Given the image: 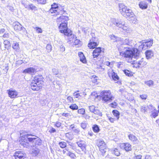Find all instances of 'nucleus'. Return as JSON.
<instances>
[{"instance_id":"f257e3e1","label":"nucleus","mask_w":159,"mask_h":159,"mask_svg":"<svg viewBox=\"0 0 159 159\" xmlns=\"http://www.w3.org/2000/svg\"><path fill=\"white\" fill-rule=\"evenodd\" d=\"M132 40L128 38L123 40L118 50L120 55L125 57L134 58H137L139 56V52L138 48L132 50L131 48L126 46H132Z\"/></svg>"},{"instance_id":"f03ea898","label":"nucleus","mask_w":159,"mask_h":159,"mask_svg":"<svg viewBox=\"0 0 159 159\" xmlns=\"http://www.w3.org/2000/svg\"><path fill=\"white\" fill-rule=\"evenodd\" d=\"M119 6L120 11L124 17L130 18L135 16V15L132 10L123 4H119Z\"/></svg>"},{"instance_id":"7ed1b4c3","label":"nucleus","mask_w":159,"mask_h":159,"mask_svg":"<svg viewBox=\"0 0 159 159\" xmlns=\"http://www.w3.org/2000/svg\"><path fill=\"white\" fill-rule=\"evenodd\" d=\"M59 32L63 34L64 35L69 37V41H71L72 39L75 37V35L72 34L71 31L67 27L68 24H58Z\"/></svg>"},{"instance_id":"20e7f679","label":"nucleus","mask_w":159,"mask_h":159,"mask_svg":"<svg viewBox=\"0 0 159 159\" xmlns=\"http://www.w3.org/2000/svg\"><path fill=\"white\" fill-rule=\"evenodd\" d=\"M140 44L139 46L138 50L139 51L148 49L151 48L153 43V40L152 39L143 40L139 42Z\"/></svg>"},{"instance_id":"39448f33","label":"nucleus","mask_w":159,"mask_h":159,"mask_svg":"<svg viewBox=\"0 0 159 159\" xmlns=\"http://www.w3.org/2000/svg\"><path fill=\"white\" fill-rule=\"evenodd\" d=\"M101 98L104 102L108 103L111 102L114 98L109 90H103L101 93Z\"/></svg>"},{"instance_id":"423d86ee","label":"nucleus","mask_w":159,"mask_h":159,"mask_svg":"<svg viewBox=\"0 0 159 159\" xmlns=\"http://www.w3.org/2000/svg\"><path fill=\"white\" fill-rule=\"evenodd\" d=\"M99 43L98 38H91L90 39L88 46L90 49H94L98 45Z\"/></svg>"},{"instance_id":"0eeeda50","label":"nucleus","mask_w":159,"mask_h":159,"mask_svg":"<svg viewBox=\"0 0 159 159\" xmlns=\"http://www.w3.org/2000/svg\"><path fill=\"white\" fill-rule=\"evenodd\" d=\"M93 52V58H97L98 56L102 55L104 52V49L101 47H96Z\"/></svg>"},{"instance_id":"6e6552de","label":"nucleus","mask_w":159,"mask_h":159,"mask_svg":"<svg viewBox=\"0 0 159 159\" xmlns=\"http://www.w3.org/2000/svg\"><path fill=\"white\" fill-rule=\"evenodd\" d=\"M13 156L15 159H25L26 158V154L21 151H16Z\"/></svg>"},{"instance_id":"1a4fd4ad","label":"nucleus","mask_w":159,"mask_h":159,"mask_svg":"<svg viewBox=\"0 0 159 159\" xmlns=\"http://www.w3.org/2000/svg\"><path fill=\"white\" fill-rule=\"evenodd\" d=\"M89 110L90 112L100 116H102V112L98 109V107L94 105L89 106Z\"/></svg>"},{"instance_id":"9d476101","label":"nucleus","mask_w":159,"mask_h":159,"mask_svg":"<svg viewBox=\"0 0 159 159\" xmlns=\"http://www.w3.org/2000/svg\"><path fill=\"white\" fill-rule=\"evenodd\" d=\"M120 148L126 152H129L132 150V146L129 143H122L119 145Z\"/></svg>"},{"instance_id":"9b49d317","label":"nucleus","mask_w":159,"mask_h":159,"mask_svg":"<svg viewBox=\"0 0 159 159\" xmlns=\"http://www.w3.org/2000/svg\"><path fill=\"white\" fill-rule=\"evenodd\" d=\"M12 26L14 30L16 32H19L23 29H25L22 25L17 21H15L13 23Z\"/></svg>"},{"instance_id":"f8f14e48","label":"nucleus","mask_w":159,"mask_h":159,"mask_svg":"<svg viewBox=\"0 0 159 159\" xmlns=\"http://www.w3.org/2000/svg\"><path fill=\"white\" fill-rule=\"evenodd\" d=\"M69 17L66 16H62L57 18V22L58 24H68Z\"/></svg>"},{"instance_id":"ddd939ff","label":"nucleus","mask_w":159,"mask_h":159,"mask_svg":"<svg viewBox=\"0 0 159 159\" xmlns=\"http://www.w3.org/2000/svg\"><path fill=\"white\" fill-rule=\"evenodd\" d=\"M109 76L115 81H117L119 79V77L116 73L113 70H109L107 72Z\"/></svg>"},{"instance_id":"4468645a","label":"nucleus","mask_w":159,"mask_h":159,"mask_svg":"<svg viewBox=\"0 0 159 159\" xmlns=\"http://www.w3.org/2000/svg\"><path fill=\"white\" fill-rule=\"evenodd\" d=\"M113 24L116 26L120 28H123L124 27L125 22L122 21L120 19H115L113 20Z\"/></svg>"},{"instance_id":"2eb2a0df","label":"nucleus","mask_w":159,"mask_h":159,"mask_svg":"<svg viewBox=\"0 0 159 159\" xmlns=\"http://www.w3.org/2000/svg\"><path fill=\"white\" fill-rule=\"evenodd\" d=\"M7 91L8 96L11 98H13L17 97L18 93L16 90L11 89L7 90Z\"/></svg>"},{"instance_id":"dca6fc26","label":"nucleus","mask_w":159,"mask_h":159,"mask_svg":"<svg viewBox=\"0 0 159 159\" xmlns=\"http://www.w3.org/2000/svg\"><path fill=\"white\" fill-rule=\"evenodd\" d=\"M145 57L147 59H149L154 57V52L152 50H147L145 52Z\"/></svg>"},{"instance_id":"f3484780","label":"nucleus","mask_w":159,"mask_h":159,"mask_svg":"<svg viewBox=\"0 0 159 159\" xmlns=\"http://www.w3.org/2000/svg\"><path fill=\"white\" fill-rule=\"evenodd\" d=\"M51 7L49 11L51 13H56L57 11L58 8L59 4L56 3H53L51 6Z\"/></svg>"},{"instance_id":"a211bd4d","label":"nucleus","mask_w":159,"mask_h":159,"mask_svg":"<svg viewBox=\"0 0 159 159\" xmlns=\"http://www.w3.org/2000/svg\"><path fill=\"white\" fill-rule=\"evenodd\" d=\"M78 146L83 151H84L86 150V145L85 144V142L83 140H80L76 142Z\"/></svg>"},{"instance_id":"6ab92c4d","label":"nucleus","mask_w":159,"mask_h":159,"mask_svg":"<svg viewBox=\"0 0 159 159\" xmlns=\"http://www.w3.org/2000/svg\"><path fill=\"white\" fill-rule=\"evenodd\" d=\"M36 72L35 68L33 67H29L25 69L22 71L23 73L32 74Z\"/></svg>"},{"instance_id":"aec40b11","label":"nucleus","mask_w":159,"mask_h":159,"mask_svg":"<svg viewBox=\"0 0 159 159\" xmlns=\"http://www.w3.org/2000/svg\"><path fill=\"white\" fill-rule=\"evenodd\" d=\"M128 137L129 139L132 141L134 144L139 143V141L135 136L132 134H129L128 135Z\"/></svg>"},{"instance_id":"412c9836","label":"nucleus","mask_w":159,"mask_h":159,"mask_svg":"<svg viewBox=\"0 0 159 159\" xmlns=\"http://www.w3.org/2000/svg\"><path fill=\"white\" fill-rule=\"evenodd\" d=\"M78 55L80 58V60L82 63L84 64L87 63L86 58L83 52H79Z\"/></svg>"},{"instance_id":"4be33fe9","label":"nucleus","mask_w":159,"mask_h":159,"mask_svg":"<svg viewBox=\"0 0 159 159\" xmlns=\"http://www.w3.org/2000/svg\"><path fill=\"white\" fill-rule=\"evenodd\" d=\"M111 153L115 155L116 156H119L120 155V150L116 148H113L110 149Z\"/></svg>"},{"instance_id":"5701e85b","label":"nucleus","mask_w":159,"mask_h":159,"mask_svg":"<svg viewBox=\"0 0 159 159\" xmlns=\"http://www.w3.org/2000/svg\"><path fill=\"white\" fill-rule=\"evenodd\" d=\"M31 88L34 91L38 90L40 89V87L38 85L35 81H34L31 84Z\"/></svg>"},{"instance_id":"b1692460","label":"nucleus","mask_w":159,"mask_h":159,"mask_svg":"<svg viewBox=\"0 0 159 159\" xmlns=\"http://www.w3.org/2000/svg\"><path fill=\"white\" fill-rule=\"evenodd\" d=\"M139 7L142 9H145L148 8V4L146 2H141L139 4Z\"/></svg>"},{"instance_id":"393cba45","label":"nucleus","mask_w":159,"mask_h":159,"mask_svg":"<svg viewBox=\"0 0 159 159\" xmlns=\"http://www.w3.org/2000/svg\"><path fill=\"white\" fill-rule=\"evenodd\" d=\"M12 47L14 50L16 51H18L20 49L19 43L13 42V43L12 45Z\"/></svg>"},{"instance_id":"a878e982","label":"nucleus","mask_w":159,"mask_h":159,"mask_svg":"<svg viewBox=\"0 0 159 159\" xmlns=\"http://www.w3.org/2000/svg\"><path fill=\"white\" fill-rule=\"evenodd\" d=\"M112 112L114 116L116 117V120H118L120 118V112L117 110H112Z\"/></svg>"},{"instance_id":"bb28decb","label":"nucleus","mask_w":159,"mask_h":159,"mask_svg":"<svg viewBox=\"0 0 159 159\" xmlns=\"http://www.w3.org/2000/svg\"><path fill=\"white\" fill-rule=\"evenodd\" d=\"M3 44L4 48L7 49H9L11 47L10 42L8 40H4Z\"/></svg>"},{"instance_id":"cd10ccee","label":"nucleus","mask_w":159,"mask_h":159,"mask_svg":"<svg viewBox=\"0 0 159 159\" xmlns=\"http://www.w3.org/2000/svg\"><path fill=\"white\" fill-rule=\"evenodd\" d=\"M150 116L152 118H156L158 115V111L156 110L154 111H151L150 112Z\"/></svg>"},{"instance_id":"c85d7f7f","label":"nucleus","mask_w":159,"mask_h":159,"mask_svg":"<svg viewBox=\"0 0 159 159\" xmlns=\"http://www.w3.org/2000/svg\"><path fill=\"white\" fill-rule=\"evenodd\" d=\"M92 128L93 131L95 133H98L100 130L99 126L96 124L93 125Z\"/></svg>"},{"instance_id":"c756f323","label":"nucleus","mask_w":159,"mask_h":159,"mask_svg":"<svg viewBox=\"0 0 159 159\" xmlns=\"http://www.w3.org/2000/svg\"><path fill=\"white\" fill-rule=\"evenodd\" d=\"M76 37L75 38V39L74 40L73 44L75 45H78V47L80 46L82 44L81 41L78 39H76Z\"/></svg>"},{"instance_id":"7c9ffc66","label":"nucleus","mask_w":159,"mask_h":159,"mask_svg":"<svg viewBox=\"0 0 159 159\" xmlns=\"http://www.w3.org/2000/svg\"><path fill=\"white\" fill-rule=\"evenodd\" d=\"M88 125L87 122L86 121H83L80 124L81 127L84 129H86Z\"/></svg>"},{"instance_id":"2f4dec72","label":"nucleus","mask_w":159,"mask_h":159,"mask_svg":"<svg viewBox=\"0 0 159 159\" xmlns=\"http://www.w3.org/2000/svg\"><path fill=\"white\" fill-rule=\"evenodd\" d=\"M60 147L62 148H66L67 146L66 143L65 142H60L58 143Z\"/></svg>"},{"instance_id":"473e14b6","label":"nucleus","mask_w":159,"mask_h":159,"mask_svg":"<svg viewBox=\"0 0 159 159\" xmlns=\"http://www.w3.org/2000/svg\"><path fill=\"white\" fill-rule=\"evenodd\" d=\"M81 29L82 31L84 32V34H86L87 32L89 33V28L88 27L85 28L81 27Z\"/></svg>"},{"instance_id":"72a5a7b5","label":"nucleus","mask_w":159,"mask_h":159,"mask_svg":"<svg viewBox=\"0 0 159 159\" xmlns=\"http://www.w3.org/2000/svg\"><path fill=\"white\" fill-rule=\"evenodd\" d=\"M69 108L72 110H76L78 109V106L75 104H71L69 106Z\"/></svg>"},{"instance_id":"f704fd0d","label":"nucleus","mask_w":159,"mask_h":159,"mask_svg":"<svg viewBox=\"0 0 159 159\" xmlns=\"http://www.w3.org/2000/svg\"><path fill=\"white\" fill-rule=\"evenodd\" d=\"M144 83L146 84L149 87H151L154 84V82L151 80L147 81H145Z\"/></svg>"},{"instance_id":"c9c22d12","label":"nucleus","mask_w":159,"mask_h":159,"mask_svg":"<svg viewBox=\"0 0 159 159\" xmlns=\"http://www.w3.org/2000/svg\"><path fill=\"white\" fill-rule=\"evenodd\" d=\"M78 113L79 114L84 115L85 113V109L83 108L79 109L78 110Z\"/></svg>"},{"instance_id":"e433bc0d","label":"nucleus","mask_w":159,"mask_h":159,"mask_svg":"<svg viewBox=\"0 0 159 159\" xmlns=\"http://www.w3.org/2000/svg\"><path fill=\"white\" fill-rule=\"evenodd\" d=\"M124 73L125 75L128 76H131L132 75V72L127 70H123Z\"/></svg>"},{"instance_id":"4c0bfd02","label":"nucleus","mask_w":159,"mask_h":159,"mask_svg":"<svg viewBox=\"0 0 159 159\" xmlns=\"http://www.w3.org/2000/svg\"><path fill=\"white\" fill-rule=\"evenodd\" d=\"M67 156H69L72 159H74L75 157L76 156L75 154L72 152H71L70 151L66 154Z\"/></svg>"},{"instance_id":"58836bf2","label":"nucleus","mask_w":159,"mask_h":159,"mask_svg":"<svg viewBox=\"0 0 159 159\" xmlns=\"http://www.w3.org/2000/svg\"><path fill=\"white\" fill-rule=\"evenodd\" d=\"M107 117L108 118L110 121L112 123H114V121H115L116 119V118H113L111 117V116H110L109 114L107 115Z\"/></svg>"},{"instance_id":"ea45409f","label":"nucleus","mask_w":159,"mask_h":159,"mask_svg":"<svg viewBox=\"0 0 159 159\" xmlns=\"http://www.w3.org/2000/svg\"><path fill=\"white\" fill-rule=\"evenodd\" d=\"M147 107H146L145 106H142L141 107V111L142 112H143L144 113H146L147 112Z\"/></svg>"},{"instance_id":"a19ab883","label":"nucleus","mask_w":159,"mask_h":159,"mask_svg":"<svg viewBox=\"0 0 159 159\" xmlns=\"http://www.w3.org/2000/svg\"><path fill=\"white\" fill-rule=\"evenodd\" d=\"M117 103L115 101L110 104V106L112 108H115L117 106Z\"/></svg>"},{"instance_id":"79ce46f5","label":"nucleus","mask_w":159,"mask_h":159,"mask_svg":"<svg viewBox=\"0 0 159 159\" xmlns=\"http://www.w3.org/2000/svg\"><path fill=\"white\" fill-rule=\"evenodd\" d=\"M52 46L51 44H47L46 45V49L47 51L48 52H49L52 50Z\"/></svg>"},{"instance_id":"37998d69","label":"nucleus","mask_w":159,"mask_h":159,"mask_svg":"<svg viewBox=\"0 0 159 159\" xmlns=\"http://www.w3.org/2000/svg\"><path fill=\"white\" fill-rule=\"evenodd\" d=\"M105 145L106 144L102 140H99L98 141V147L101 146Z\"/></svg>"},{"instance_id":"c03bdc74","label":"nucleus","mask_w":159,"mask_h":159,"mask_svg":"<svg viewBox=\"0 0 159 159\" xmlns=\"http://www.w3.org/2000/svg\"><path fill=\"white\" fill-rule=\"evenodd\" d=\"M109 37H110V39L111 40H114V42L116 41V39L117 38V37L115 36L113 34L110 35L109 36Z\"/></svg>"},{"instance_id":"a18cd8bd","label":"nucleus","mask_w":159,"mask_h":159,"mask_svg":"<svg viewBox=\"0 0 159 159\" xmlns=\"http://www.w3.org/2000/svg\"><path fill=\"white\" fill-rule=\"evenodd\" d=\"M92 77L91 79L92 82L94 83L96 82L98 80L97 79V77L95 75H93L92 76Z\"/></svg>"},{"instance_id":"49530a36","label":"nucleus","mask_w":159,"mask_h":159,"mask_svg":"<svg viewBox=\"0 0 159 159\" xmlns=\"http://www.w3.org/2000/svg\"><path fill=\"white\" fill-rule=\"evenodd\" d=\"M143 61H144V58H142L138 62L137 64H138V65H137V67H136L137 68L139 67V65H140L141 64H142V63L143 62Z\"/></svg>"},{"instance_id":"de8ad7c7","label":"nucleus","mask_w":159,"mask_h":159,"mask_svg":"<svg viewBox=\"0 0 159 159\" xmlns=\"http://www.w3.org/2000/svg\"><path fill=\"white\" fill-rule=\"evenodd\" d=\"M147 108L150 110H152V111H154L156 110V109L155 107L153 106L152 105H149L147 106Z\"/></svg>"},{"instance_id":"09e8293b","label":"nucleus","mask_w":159,"mask_h":159,"mask_svg":"<svg viewBox=\"0 0 159 159\" xmlns=\"http://www.w3.org/2000/svg\"><path fill=\"white\" fill-rule=\"evenodd\" d=\"M141 98L143 100H145L147 97V94H142L140 96Z\"/></svg>"},{"instance_id":"8fccbe9b","label":"nucleus","mask_w":159,"mask_h":159,"mask_svg":"<svg viewBox=\"0 0 159 159\" xmlns=\"http://www.w3.org/2000/svg\"><path fill=\"white\" fill-rule=\"evenodd\" d=\"M37 137H34L32 138H28V139L30 142H34V140L37 139Z\"/></svg>"},{"instance_id":"3c124183","label":"nucleus","mask_w":159,"mask_h":159,"mask_svg":"<svg viewBox=\"0 0 159 159\" xmlns=\"http://www.w3.org/2000/svg\"><path fill=\"white\" fill-rule=\"evenodd\" d=\"M59 48L60 51L62 52H64L65 50V46L63 44L60 46Z\"/></svg>"},{"instance_id":"603ef678","label":"nucleus","mask_w":159,"mask_h":159,"mask_svg":"<svg viewBox=\"0 0 159 159\" xmlns=\"http://www.w3.org/2000/svg\"><path fill=\"white\" fill-rule=\"evenodd\" d=\"M64 6H62V5L59 4V6L58 8V9L60 11H64L65 12V11L64 10Z\"/></svg>"},{"instance_id":"864d4df0","label":"nucleus","mask_w":159,"mask_h":159,"mask_svg":"<svg viewBox=\"0 0 159 159\" xmlns=\"http://www.w3.org/2000/svg\"><path fill=\"white\" fill-rule=\"evenodd\" d=\"M61 124L60 122L57 121L56 122L54 126L57 128H59L61 126Z\"/></svg>"},{"instance_id":"5fc2aeb1","label":"nucleus","mask_w":159,"mask_h":159,"mask_svg":"<svg viewBox=\"0 0 159 159\" xmlns=\"http://www.w3.org/2000/svg\"><path fill=\"white\" fill-rule=\"evenodd\" d=\"M36 7L32 4H30L28 6V8L31 10H33L35 9Z\"/></svg>"},{"instance_id":"6e6d98bb","label":"nucleus","mask_w":159,"mask_h":159,"mask_svg":"<svg viewBox=\"0 0 159 159\" xmlns=\"http://www.w3.org/2000/svg\"><path fill=\"white\" fill-rule=\"evenodd\" d=\"M52 71L54 75H57L58 73V70L55 68L52 69Z\"/></svg>"},{"instance_id":"4d7b16f0","label":"nucleus","mask_w":159,"mask_h":159,"mask_svg":"<svg viewBox=\"0 0 159 159\" xmlns=\"http://www.w3.org/2000/svg\"><path fill=\"white\" fill-rule=\"evenodd\" d=\"M142 156L141 155H138L135 156L133 157V159H141Z\"/></svg>"},{"instance_id":"13d9d810","label":"nucleus","mask_w":159,"mask_h":159,"mask_svg":"<svg viewBox=\"0 0 159 159\" xmlns=\"http://www.w3.org/2000/svg\"><path fill=\"white\" fill-rule=\"evenodd\" d=\"M49 132L50 133H53L56 132V130L55 128L53 127H52L51 128V129L49 130Z\"/></svg>"},{"instance_id":"bf43d9fd","label":"nucleus","mask_w":159,"mask_h":159,"mask_svg":"<svg viewBox=\"0 0 159 159\" xmlns=\"http://www.w3.org/2000/svg\"><path fill=\"white\" fill-rule=\"evenodd\" d=\"M98 147L99 148L100 151H102V150L107 149V148H106V144L105 145H103V146H100Z\"/></svg>"},{"instance_id":"052dcab7","label":"nucleus","mask_w":159,"mask_h":159,"mask_svg":"<svg viewBox=\"0 0 159 159\" xmlns=\"http://www.w3.org/2000/svg\"><path fill=\"white\" fill-rule=\"evenodd\" d=\"M107 150V149L102 150V151H100L102 152V155L103 156H104L106 155V153Z\"/></svg>"},{"instance_id":"680f3d73","label":"nucleus","mask_w":159,"mask_h":159,"mask_svg":"<svg viewBox=\"0 0 159 159\" xmlns=\"http://www.w3.org/2000/svg\"><path fill=\"white\" fill-rule=\"evenodd\" d=\"M91 95L97 98H98V95H97V93L96 92H92L91 94Z\"/></svg>"},{"instance_id":"e2e57ef3","label":"nucleus","mask_w":159,"mask_h":159,"mask_svg":"<svg viewBox=\"0 0 159 159\" xmlns=\"http://www.w3.org/2000/svg\"><path fill=\"white\" fill-rule=\"evenodd\" d=\"M67 99L70 102H73V99L72 97L70 96H68L67 97Z\"/></svg>"},{"instance_id":"0e129e2a","label":"nucleus","mask_w":159,"mask_h":159,"mask_svg":"<svg viewBox=\"0 0 159 159\" xmlns=\"http://www.w3.org/2000/svg\"><path fill=\"white\" fill-rule=\"evenodd\" d=\"M73 131L76 134H79L80 132V130L78 128L75 129L73 130Z\"/></svg>"},{"instance_id":"69168bd1","label":"nucleus","mask_w":159,"mask_h":159,"mask_svg":"<svg viewBox=\"0 0 159 159\" xmlns=\"http://www.w3.org/2000/svg\"><path fill=\"white\" fill-rule=\"evenodd\" d=\"M71 134L70 133V132H68V133H66L65 134V136L69 138L70 139H71L70 138V135H71Z\"/></svg>"},{"instance_id":"338daca9","label":"nucleus","mask_w":159,"mask_h":159,"mask_svg":"<svg viewBox=\"0 0 159 159\" xmlns=\"http://www.w3.org/2000/svg\"><path fill=\"white\" fill-rule=\"evenodd\" d=\"M119 92H120L121 93H124V92H125V89L124 88V87L120 88L119 90Z\"/></svg>"},{"instance_id":"774afa93","label":"nucleus","mask_w":159,"mask_h":159,"mask_svg":"<svg viewBox=\"0 0 159 159\" xmlns=\"http://www.w3.org/2000/svg\"><path fill=\"white\" fill-rule=\"evenodd\" d=\"M9 33H5L2 36L4 38H8L9 37Z\"/></svg>"}]
</instances>
